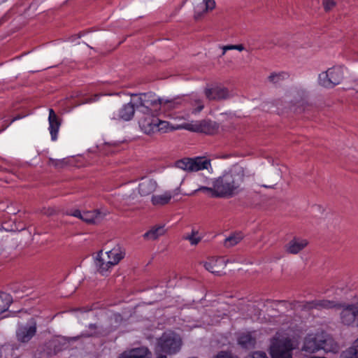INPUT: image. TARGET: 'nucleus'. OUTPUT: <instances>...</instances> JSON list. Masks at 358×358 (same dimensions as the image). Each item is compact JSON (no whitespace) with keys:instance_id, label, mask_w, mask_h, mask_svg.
I'll return each instance as SVG.
<instances>
[{"instance_id":"c756f323","label":"nucleus","mask_w":358,"mask_h":358,"mask_svg":"<svg viewBox=\"0 0 358 358\" xmlns=\"http://www.w3.org/2000/svg\"><path fill=\"white\" fill-rule=\"evenodd\" d=\"M89 329L90 332V333H85L83 332L81 334V337H89V336H99L105 335L104 332L100 329H97L96 327L93 324H90L89 326Z\"/></svg>"},{"instance_id":"c85d7f7f","label":"nucleus","mask_w":358,"mask_h":358,"mask_svg":"<svg viewBox=\"0 0 358 358\" xmlns=\"http://www.w3.org/2000/svg\"><path fill=\"white\" fill-rule=\"evenodd\" d=\"M243 235L241 233H236L227 237L224 241L226 247H232L238 244L242 239Z\"/></svg>"},{"instance_id":"2f4dec72","label":"nucleus","mask_w":358,"mask_h":358,"mask_svg":"<svg viewBox=\"0 0 358 358\" xmlns=\"http://www.w3.org/2000/svg\"><path fill=\"white\" fill-rule=\"evenodd\" d=\"M136 197V194L133 190L132 192L129 194H124L122 195L121 201H122L125 204H130L134 202Z\"/></svg>"},{"instance_id":"f704fd0d","label":"nucleus","mask_w":358,"mask_h":358,"mask_svg":"<svg viewBox=\"0 0 358 358\" xmlns=\"http://www.w3.org/2000/svg\"><path fill=\"white\" fill-rule=\"evenodd\" d=\"M213 358H234L230 353L227 352H220Z\"/></svg>"},{"instance_id":"5701e85b","label":"nucleus","mask_w":358,"mask_h":358,"mask_svg":"<svg viewBox=\"0 0 358 358\" xmlns=\"http://www.w3.org/2000/svg\"><path fill=\"white\" fill-rule=\"evenodd\" d=\"M290 97H292L294 99L292 100L293 106H303L306 103V92L302 89L294 90L291 92Z\"/></svg>"},{"instance_id":"a211bd4d","label":"nucleus","mask_w":358,"mask_h":358,"mask_svg":"<svg viewBox=\"0 0 358 358\" xmlns=\"http://www.w3.org/2000/svg\"><path fill=\"white\" fill-rule=\"evenodd\" d=\"M157 187V182L155 180L143 178L138 185V193L141 196H148L155 192Z\"/></svg>"},{"instance_id":"393cba45","label":"nucleus","mask_w":358,"mask_h":358,"mask_svg":"<svg viewBox=\"0 0 358 358\" xmlns=\"http://www.w3.org/2000/svg\"><path fill=\"white\" fill-rule=\"evenodd\" d=\"M134 103L124 105L119 112L120 118L125 121L131 120L134 114Z\"/></svg>"},{"instance_id":"1a4fd4ad","label":"nucleus","mask_w":358,"mask_h":358,"mask_svg":"<svg viewBox=\"0 0 358 358\" xmlns=\"http://www.w3.org/2000/svg\"><path fill=\"white\" fill-rule=\"evenodd\" d=\"M139 126L141 130L147 134L157 131L166 132L173 129L168 122L160 120L153 115L141 118L139 120Z\"/></svg>"},{"instance_id":"f03ea898","label":"nucleus","mask_w":358,"mask_h":358,"mask_svg":"<svg viewBox=\"0 0 358 358\" xmlns=\"http://www.w3.org/2000/svg\"><path fill=\"white\" fill-rule=\"evenodd\" d=\"M301 331L288 322L282 327L271 339L269 348L272 358H292V350L297 348Z\"/></svg>"},{"instance_id":"a19ab883","label":"nucleus","mask_w":358,"mask_h":358,"mask_svg":"<svg viewBox=\"0 0 358 358\" xmlns=\"http://www.w3.org/2000/svg\"><path fill=\"white\" fill-rule=\"evenodd\" d=\"M218 320L216 319L211 320L208 321V320H204V322L207 323L208 324H213L215 322H217Z\"/></svg>"},{"instance_id":"20e7f679","label":"nucleus","mask_w":358,"mask_h":358,"mask_svg":"<svg viewBox=\"0 0 358 358\" xmlns=\"http://www.w3.org/2000/svg\"><path fill=\"white\" fill-rule=\"evenodd\" d=\"M126 255L123 246L117 244L108 250H100L94 257L96 271L102 275H108L114 266L122 260Z\"/></svg>"},{"instance_id":"c03bdc74","label":"nucleus","mask_w":358,"mask_h":358,"mask_svg":"<svg viewBox=\"0 0 358 358\" xmlns=\"http://www.w3.org/2000/svg\"><path fill=\"white\" fill-rule=\"evenodd\" d=\"M355 90L358 92V79L355 80Z\"/></svg>"},{"instance_id":"7c9ffc66","label":"nucleus","mask_w":358,"mask_h":358,"mask_svg":"<svg viewBox=\"0 0 358 358\" xmlns=\"http://www.w3.org/2000/svg\"><path fill=\"white\" fill-rule=\"evenodd\" d=\"M185 238L188 240L192 245H196L201 241L202 236L199 234L197 231L193 230L191 234L187 236Z\"/></svg>"},{"instance_id":"9d476101","label":"nucleus","mask_w":358,"mask_h":358,"mask_svg":"<svg viewBox=\"0 0 358 358\" xmlns=\"http://www.w3.org/2000/svg\"><path fill=\"white\" fill-rule=\"evenodd\" d=\"M210 166V161L203 157L185 158L176 162L177 168L185 171H198L208 169Z\"/></svg>"},{"instance_id":"9b49d317","label":"nucleus","mask_w":358,"mask_h":358,"mask_svg":"<svg viewBox=\"0 0 358 358\" xmlns=\"http://www.w3.org/2000/svg\"><path fill=\"white\" fill-rule=\"evenodd\" d=\"M180 128L189 131L201 132L206 134H213L218 130V124L213 121L203 120L183 124Z\"/></svg>"},{"instance_id":"cd10ccee","label":"nucleus","mask_w":358,"mask_h":358,"mask_svg":"<svg viewBox=\"0 0 358 358\" xmlns=\"http://www.w3.org/2000/svg\"><path fill=\"white\" fill-rule=\"evenodd\" d=\"M12 302L11 296L6 293H0V315L6 311Z\"/></svg>"},{"instance_id":"4be33fe9","label":"nucleus","mask_w":358,"mask_h":358,"mask_svg":"<svg viewBox=\"0 0 358 358\" xmlns=\"http://www.w3.org/2000/svg\"><path fill=\"white\" fill-rule=\"evenodd\" d=\"M179 189H176L173 192H166L159 195H152L151 202L154 206H163L168 203L172 197L178 194Z\"/></svg>"},{"instance_id":"473e14b6","label":"nucleus","mask_w":358,"mask_h":358,"mask_svg":"<svg viewBox=\"0 0 358 358\" xmlns=\"http://www.w3.org/2000/svg\"><path fill=\"white\" fill-rule=\"evenodd\" d=\"M245 358H268L266 352L262 351L254 352L251 355H249Z\"/></svg>"},{"instance_id":"412c9836","label":"nucleus","mask_w":358,"mask_h":358,"mask_svg":"<svg viewBox=\"0 0 358 358\" xmlns=\"http://www.w3.org/2000/svg\"><path fill=\"white\" fill-rule=\"evenodd\" d=\"M205 93L208 99H223L230 96L227 88L218 85L206 89Z\"/></svg>"},{"instance_id":"aec40b11","label":"nucleus","mask_w":358,"mask_h":358,"mask_svg":"<svg viewBox=\"0 0 358 358\" xmlns=\"http://www.w3.org/2000/svg\"><path fill=\"white\" fill-rule=\"evenodd\" d=\"M48 122V130L51 135V139L55 141L57 139V134L61 124L58 116L52 108L49 109Z\"/></svg>"},{"instance_id":"37998d69","label":"nucleus","mask_w":358,"mask_h":358,"mask_svg":"<svg viewBox=\"0 0 358 358\" xmlns=\"http://www.w3.org/2000/svg\"><path fill=\"white\" fill-rule=\"evenodd\" d=\"M55 353H56L55 350H54V351H49V352H46V356H48V357L52 356V355H54Z\"/></svg>"},{"instance_id":"a18cd8bd","label":"nucleus","mask_w":358,"mask_h":358,"mask_svg":"<svg viewBox=\"0 0 358 358\" xmlns=\"http://www.w3.org/2000/svg\"><path fill=\"white\" fill-rule=\"evenodd\" d=\"M21 118H22V117H20V116H16V117H15L12 120L11 122H14V121H15V120H20V119H21Z\"/></svg>"},{"instance_id":"09e8293b","label":"nucleus","mask_w":358,"mask_h":358,"mask_svg":"<svg viewBox=\"0 0 358 358\" xmlns=\"http://www.w3.org/2000/svg\"><path fill=\"white\" fill-rule=\"evenodd\" d=\"M97 100V99L94 98L93 100H92L91 101H96Z\"/></svg>"},{"instance_id":"7ed1b4c3","label":"nucleus","mask_w":358,"mask_h":358,"mask_svg":"<svg viewBox=\"0 0 358 358\" xmlns=\"http://www.w3.org/2000/svg\"><path fill=\"white\" fill-rule=\"evenodd\" d=\"M248 171L242 166L233 167L229 172L215 179V197H224L238 193L241 188Z\"/></svg>"},{"instance_id":"4c0bfd02","label":"nucleus","mask_w":358,"mask_h":358,"mask_svg":"<svg viewBox=\"0 0 358 358\" xmlns=\"http://www.w3.org/2000/svg\"><path fill=\"white\" fill-rule=\"evenodd\" d=\"M283 74H273V75H271L269 78L273 81V82H277L278 80V78L280 77V76H282Z\"/></svg>"},{"instance_id":"39448f33","label":"nucleus","mask_w":358,"mask_h":358,"mask_svg":"<svg viewBox=\"0 0 358 358\" xmlns=\"http://www.w3.org/2000/svg\"><path fill=\"white\" fill-rule=\"evenodd\" d=\"M136 99H133L136 108L146 116L150 115V113L157 112L162 108L164 110L174 108L179 103L176 100L159 99L152 92L141 94Z\"/></svg>"},{"instance_id":"ddd939ff","label":"nucleus","mask_w":358,"mask_h":358,"mask_svg":"<svg viewBox=\"0 0 358 358\" xmlns=\"http://www.w3.org/2000/svg\"><path fill=\"white\" fill-rule=\"evenodd\" d=\"M108 210L106 209L94 210L92 211H83L79 210H74L70 213L71 215L80 218V220L87 223H97L99 222L108 214Z\"/></svg>"},{"instance_id":"b1692460","label":"nucleus","mask_w":358,"mask_h":358,"mask_svg":"<svg viewBox=\"0 0 358 358\" xmlns=\"http://www.w3.org/2000/svg\"><path fill=\"white\" fill-rule=\"evenodd\" d=\"M166 229L164 226L154 227L143 234V238L146 240L153 241L164 235Z\"/></svg>"},{"instance_id":"e433bc0d","label":"nucleus","mask_w":358,"mask_h":358,"mask_svg":"<svg viewBox=\"0 0 358 358\" xmlns=\"http://www.w3.org/2000/svg\"><path fill=\"white\" fill-rule=\"evenodd\" d=\"M195 103L196 105V108H195L192 113H199L200 112L203 108V103L200 101V100H195Z\"/></svg>"},{"instance_id":"423d86ee","label":"nucleus","mask_w":358,"mask_h":358,"mask_svg":"<svg viewBox=\"0 0 358 358\" xmlns=\"http://www.w3.org/2000/svg\"><path fill=\"white\" fill-rule=\"evenodd\" d=\"M320 350L336 353L338 351V345L322 330L308 333L303 340L302 350L315 353Z\"/></svg>"},{"instance_id":"c9c22d12","label":"nucleus","mask_w":358,"mask_h":358,"mask_svg":"<svg viewBox=\"0 0 358 358\" xmlns=\"http://www.w3.org/2000/svg\"><path fill=\"white\" fill-rule=\"evenodd\" d=\"M222 48V56L224 55L227 50H235V45H228L220 47Z\"/></svg>"},{"instance_id":"2eb2a0df","label":"nucleus","mask_w":358,"mask_h":358,"mask_svg":"<svg viewBox=\"0 0 358 358\" xmlns=\"http://www.w3.org/2000/svg\"><path fill=\"white\" fill-rule=\"evenodd\" d=\"M259 333L257 331H243L238 333L237 341L243 348H253L256 343V340Z\"/></svg>"},{"instance_id":"6e6552de","label":"nucleus","mask_w":358,"mask_h":358,"mask_svg":"<svg viewBox=\"0 0 358 358\" xmlns=\"http://www.w3.org/2000/svg\"><path fill=\"white\" fill-rule=\"evenodd\" d=\"M181 345V338L178 334L171 331L165 332L157 341L156 351L157 353L175 354L180 350Z\"/></svg>"},{"instance_id":"0eeeda50","label":"nucleus","mask_w":358,"mask_h":358,"mask_svg":"<svg viewBox=\"0 0 358 358\" xmlns=\"http://www.w3.org/2000/svg\"><path fill=\"white\" fill-rule=\"evenodd\" d=\"M347 69L341 65H336L320 73L318 83L325 88H333L341 83L345 78Z\"/></svg>"},{"instance_id":"de8ad7c7","label":"nucleus","mask_w":358,"mask_h":358,"mask_svg":"<svg viewBox=\"0 0 358 358\" xmlns=\"http://www.w3.org/2000/svg\"><path fill=\"white\" fill-rule=\"evenodd\" d=\"M49 345H50V346H52V345H54V346H55L54 341L50 342V343H49Z\"/></svg>"},{"instance_id":"58836bf2","label":"nucleus","mask_w":358,"mask_h":358,"mask_svg":"<svg viewBox=\"0 0 358 358\" xmlns=\"http://www.w3.org/2000/svg\"><path fill=\"white\" fill-rule=\"evenodd\" d=\"M7 213L8 214H13L15 215L16 213V211L13 209V207L12 205L7 206Z\"/></svg>"},{"instance_id":"72a5a7b5","label":"nucleus","mask_w":358,"mask_h":358,"mask_svg":"<svg viewBox=\"0 0 358 358\" xmlns=\"http://www.w3.org/2000/svg\"><path fill=\"white\" fill-rule=\"evenodd\" d=\"M335 5V2L334 0H324L323 6L326 10H329L331 9Z\"/></svg>"},{"instance_id":"ea45409f","label":"nucleus","mask_w":358,"mask_h":358,"mask_svg":"<svg viewBox=\"0 0 358 358\" xmlns=\"http://www.w3.org/2000/svg\"><path fill=\"white\" fill-rule=\"evenodd\" d=\"M245 48L242 44L235 45V50H238L240 52L244 50Z\"/></svg>"},{"instance_id":"dca6fc26","label":"nucleus","mask_w":358,"mask_h":358,"mask_svg":"<svg viewBox=\"0 0 358 358\" xmlns=\"http://www.w3.org/2000/svg\"><path fill=\"white\" fill-rule=\"evenodd\" d=\"M308 244L306 238L294 237L285 245V250L287 253L296 255L302 251Z\"/></svg>"},{"instance_id":"4468645a","label":"nucleus","mask_w":358,"mask_h":358,"mask_svg":"<svg viewBox=\"0 0 358 358\" xmlns=\"http://www.w3.org/2000/svg\"><path fill=\"white\" fill-rule=\"evenodd\" d=\"M227 262H231V261L226 260L224 257H210L203 262V266L210 273L220 275L224 269Z\"/></svg>"},{"instance_id":"f257e3e1","label":"nucleus","mask_w":358,"mask_h":358,"mask_svg":"<svg viewBox=\"0 0 358 358\" xmlns=\"http://www.w3.org/2000/svg\"><path fill=\"white\" fill-rule=\"evenodd\" d=\"M301 306L306 310L338 308L340 322L347 327H358V293L351 294L348 302L341 303L336 300L318 299L306 301Z\"/></svg>"},{"instance_id":"a878e982","label":"nucleus","mask_w":358,"mask_h":358,"mask_svg":"<svg viewBox=\"0 0 358 358\" xmlns=\"http://www.w3.org/2000/svg\"><path fill=\"white\" fill-rule=\"evenodd\" d=\"M340 357L358 358V338L356 339L348 349L341 353Z\"/></svg>"},{"instance_id":"6ab92c4d","label":"nucleus","mask_w":358,"mask_h":358,"mask_svg":"<svg viewBox=\"0 0 358 358\" xmlns=\"http://www.w3.org/2000/svg\"><path fill=\"white\" fill-rule=\"evenodd\" d=\"M150 351L145 347L133 348L123 352L118 358H151Z\"/></svg>"},{"instance_id":"79ce46f5","label":"nucleus","mask_w":358,"mask_h":358,"mask_svg":"<svg viewBox=\"0 0 358 358\" xmlns=\"http://www.w3.org/2000/svg\"><path fill=\"white\" fill-rule=\"evenodd\" d=\"M260 186L264 187H265V188L273 189V188H274L275 185H261Z\"/></svg>"},{"instance_id":"49530a36","label":"nucleus","mask_w":358,"mask_h":358,"mask_svg":"<svg viewBox=\"0 0 358 358\" xmlns=\"http://www.w3.org/2000/svg\"><path fill=\"white\" fill-rule=\"evenodd\" d=\"M157 358H167L166 355H158Z\"/></svg>"},{"instance_id":"f3484780","label":"nucleus","mask_w":358,"mask_h":358,"mask_svg":"<svg viewBox=\"0 0 358 358\" xmlns=\"http://www.w3.org/2000/svg\"><path fill=\"white\" fill-rule=\"evenodd\" d=\"M195 17L197 18L215 7V0H193Z\"/></svg>"},{"instance_id":"f8f14e48","label":"nucleus","mask_w":358,"mask_h":358,"mask_svg":"<svg viewBox=\"0 0 358 358\" xmlns=\"http://www.w3.org/2000/svg\"><path fill=\"white\" fill-rule=\"evenodd\" d=\"M36 322L31 319L27 324H20L16 330V337L20 343L29 342L36 334Z\"/></svg>"},{"instance_id":"bb28decb","label":"nucleus","mask_w":358,"mask_h":358,"mask_svg":"<svg viewBox=\"0 0 358 358\" xmlns=\"http://www.w3.org/2000/svg\"><path fill=\"white\" fill-rule=\"evenodd\" d=\"M205 182L208 185L212 184V187H206V186H200L196 189L192 191L191 193L188 194L187 195L193 196L197 192L199 191H203L208 192L211 194L212 196L215 197V179L210 182L207 178L205 180Z\"/></svg>"}]
</instances>
